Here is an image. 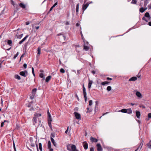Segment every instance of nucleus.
Here are the masks:
<instances>
[{"label": "nucleus", "mask_w": 151, "mask_h": 151, "mask_svg": "<svg viewBox=\"0 0 151 151\" xmlns=\"http://www.w3.org/2000/svg\"><path fill=\"white\" fill-rule=\"evenodd\" d=\"M109 83V82H108V81H104V82H102V83H101V85H103V86H104L105 85V84H108Z\"/></svg>", "instance_id": "72a5a7b5"}, {"label": "nucleus", "mask_w": 151, "mask_h": 151, "mask_svg": "<svg viewBox=\"0 0 151 151\" xmlns=\"http://www.w3.org/2000/svg\"><path fill=\"white\" fill-rule=\"evenodd\" d=\"M72 151H78L76 149V147L75 146V149H73L72 150Z\"/></svg>", "instance_id": "603ef678"}, {"label": "nucleus", "mask_w": 151, "mask_h": 151, "mask_svg": "<svg viewBox=\"0 0 151 151\" xmlns=\"http://www.w3.org/2000/svg\"><path fill=\"white\" fill-rule=\"evenodd\" d=\"M145 11V10L143 7H141L139 9V12L141 13Z\"/></svg>", "instance_id": "473e14b6"}, {"label": "nucleus", "mask_w": 151, "mask_h": 151, "mask_svg": "<svg viewBox=\"0 0 151 151\" xmlns=\"http://www.w3.org/2000/svg\"><path fill=\"white\" fill-rule=\"evenodd\" d=\"M47 147L50 150L49 151H53V149L51 147V144L50 141L48 142Z\"/></svg>", "instance_id": "0eeeda50"}, {"label": "nucleus", "mask_w": 151, "mask_h": 151, "mask_svg": "<svg viewBox=\"0 0 151 151\" xmlns=\"http://www.w3.org/2000/svg\"><path fill=\"white\" fill-rule=\"evenodd\" d=\"M30 23L29 22H26V24L27 25H28Z\"/></svg>", "instance_id": "052dcab7"}, {"label": "nucleus", "mask_w": 151, "mask_h": 151, "mask_svg": "<svg viewBox=\"0 0 151 151\" xmlns=\"http://www.w3.org/2000/svg\"><path fill=\"white\" fill-rule=\"evenodd\" d=\"M41 49L40 47H38L37 49V56L38 57L40 55L41 53Z\"/></svg>", "instance_id": "f3484780"}, {"label": "nucleus", "mask_w": 151, "mask_h": 151, "mask_svg": "<svg viewBox=\"0 0 151 151\" xmlns=\"http://www.w3.org/2000/svg\"><path fill=\"white\" fill-rule=\"evenodd\" d=\"M136 116L138 118H139L140 116V113L139 111H136Z\"/></svg>", "instance_id": "dca6fc26"}, {"label": "nucleus", "mask_w": 151, "mask_h": 151, "mask_svg": "<svg viewBox=\"0 0 151 151\" xmlns=\"http://www.w3.org/2000/svg\"><path fill=\"white\" fill-rule=\"evenodd\" d=\"M144 17L147 18H150L149 14L148 12H146L145 13Z\"/></svg>", "instance_id": "a878e982"}, {"label": "nucleus", "mask_w": 151, "mask_h": 151, "mask_svg": "<svg viewBox=\"0 0 151 151\" xmlns=\"http://www.w3.org/2000/svg\"><path fill=\"white\" fill-rule=\"evenodd\" d=\"M47 119H48V124L49 125V127L50 128H52V125L51 124V122L52 121V118L51 117V115L48 110L47 111Z\"/></svg>", "instance_id": "f257e3e1"}, {"label": "nucleus", "mask_w": 151, "mask_h": 151, "mask_svg": "<svg viewBox=\"0 0 151 151\" xmlns=\"http://www.w3.org/2000/svg\"><path fill=\"white\" fill-rule=\"evenodd\" d=\"M41 116V114H39L37 113H35L34 114V116L37 118L38 117L40 116Z\"/></svg>", "instance_id": "aec40b11"}, {"label": "nucleus", "mask_w": 151, "mask_h": 151, "mask_svg": "<svg viewBox=\"0 0 151 151\" xmlns=\"http://www.w3.org/2000/svg\"><path fill=\"white\" fill-rule=\"evenodd\" d=\"M92 104V101L91 100H90L89 101V105L91 106Z\"/></svg>", "instance_id": "a18cd8bd"}, {"label": "nucleus", "mask_w": 151, "mask_h": 151, "mask_svg": "<svg viewBox=\"0 0 151 151\" xmlns=\"http://www.w3.org/2000/svg\"><path fill=\"white\" fill-rule=\"evenodd\" d=\"M83 146L85 150H87L88 148V144L86 142H83Z\"/></svg>", "instance_id": "1a4fd4ad"}, {"label": "nucleus", "mask_w": 151, "mask_h": 151, "mask_svg": "<svg viewBox=\"0 0 151 151\" xmlns=\"http://www.w3.org/2000/svg\"><path fill=\"white\" fill-rule=\"evenodd\" d=\"M36 147H37V151H39V149H38V145L37 144H36Z\"/></svg>", "instance_id": "e2e57ef3"}, {"label": "nucleus", "mask_w": 151, "mask_h": 151, "mask_svg": "<svg viewBox=\"0 0 151 151\" xmlns=\"http://www.w3.org/2000/svg\"><path fill=\"white\" fill-rule=\"evenodd\" d=\"M40 77L41 78H43V80H44L45 79V77H44V75L43 74V73H40Z\"/></svg>", "instance_id": "2f4dec72"}, {"label": "nucleus", "mask_w": 151, "mask_h": 151, "mask_svg": "<svg viewBox=\"0 0 151 151\" xmlns=\"http://www.w3.org/2000/svg\"><path fill=\"white\" fill-rule=\"evenodd\" d=\"M127 113L128 114H131L132 113V110L131 109L129 108V109H127Z\"/></svg>", "instance_id": "4be33fe9"}, {"label": "nucleus", "mask_w": 151, "mask_h": 151, "mask_svg": "<svg viewBox=\"0 0 151 151\" xmlns=\"http://www.w3.org/2000/svg\"><path fill=\"white\" fill-rule=\"evenodd\" d=\"M31 146L32 147H35V145L34 144H31Z\"/></svg>", "instance_id": "338daca9"}, {"label": "nucleus", "mask_w": 151, "mask_h": 151, "mask_svg": "<svg viewBox=\"0 0 151 151\" xmlns=\"http://www.w3.org/2000/svg\"><path fill=\"white\" fill-rule=\"evenodd\" d=\"M59 38L60 39V41L62 43H63L65 39V37L63 35L60 36Z\"/></svg>", "instance_id": "423d86ee"}, {"label": "nucleus", "mask_w": 151, "mask_h": 151, "mask_svg": "<svg viewBox=\"0 0 151 151\" xmlns=\"http://www.w3.org/2000/svg\"><path fill=\"white\" fill-rule=\"evenodd\" d=\"M67 149L69 151H71L73 149H75V145H74L68 144L67 145Z\"/></svg>", "instance_id": "7ed1b4c3"}, {"label": "nucleus", "mask_w": 151, "mask_h": 151, "mask_svg": "<svg viewBox=\"0 0 151 151\" xmlns=\"http://www.w3.org/2000/svg\"><path fill=\"white\" fill-rule=\"evenodd\" d=\"M31 106V104L30 103H29V104L27 105V106L29 107H30Z\"/></svg>", "instance_id": "0e129e2a"}, {"label": "nucleus", "mask_w": 151, "mask_h": 151, "mask_svg": "<svg viewBox=\"0 0 151 151\" xmlns=\"http://www.w3.org/2000/svg\"><path fill=\"white\" fill-rule=\"evenodd\" d=\"M83 95H86V89L84 87V85H83Z\"/></svg>", "instance_id": "6ab92c4d"}, {"label": "nucleus", "mask_w": 151, "mask_h": 151, "mask_svg": "<svg viewBox=\"0 0 151 151\" xmlns=\"http://www.w3.org/2000/svg\"><path fill=\"white\" fill-rule=\"evenodd\" d=\"M81 37H82V38L83 39V41L85 43V39L84 38V37H83V34L82 33V32H81Z\"/></svg>", "instance_id": "58836bf2"}, {"label": "nucleus", "mask_w": 151, "mask_h": 151, "mask_svg": "<svg viewBox=\"0 0 151 151\" xmlns=\"http://www.w3.org/2000/svg\"><path fill=\"white\" fill-rule=\"evenodd\" d=\"M136 95L137 97L140 98H142V95L141 94L140 92L139 91H137L136 93Z\"/></svg>", "instance_id": "4468645a"}, {"label": "nucleus", "mask_w": 151, "mask_h": 151, "mask_svg": "<svg viewBox=\"0 0 151 151\" xmlns=\"http://www.w3.org/2000/svg\"><path fill=\"white\" fill-rule=\"evenodd\" d=\"M23 67L24 68L26 69L27 68V65L26 63H24L23 65Z\"/></svg>", "instance_id": "09e8293b"}, {"label": "nucleus", "mask_w": 151, "mask_h": 151, "mask_svg": "<svg viewBox=\"0 0 151 151\" xmlns=\"http://www.w3.org/2000/svg\"><path fill=\"white\" fill-rule=\"evenodd\" d=\"M92 82H93L92 81H89L88 85V87L89 88H91Z\"/></svg>", "instance_id": "c85d7f7f"}, {"label": "nucleus", "mask_w": 151, "mask_h": 151, "mask_svg": "<svg viewBox=\"0 0 151 151\" xmlns=\"http://www.w3.org/2000/svg\"><path fill=\"white\" fill-rule=\"evenodd\" d=\"M12 3V4L14 6V2L12 0V3Z\"/></svg>", "instance_id": "680f3d73"}, {"label": "nucleus", "mask_w": 151, "mask_h": 151, "mask_svg": "<svg viewBox=\"0 0 151 151\" xmlns=\"http://www.w3.org/2000/svg\"><path fill=\"white\" fill-rule=\"evenodd\" d=\"M74 114L75 115L76 118L77 119H81V116L80 114L78 113L75 112L74 113Z\"/></svg>", "instance_id": "39448f33"}, {"label": "nucleus", "mask_w": 151, "mask_h": 151, "mask_svg": "<svg viewBox=\"0 0 151 151\" xmlns=\"http://www.w3.org/2000/svg\"><path fill=\"white\" fill-rule=\"evenodd\" d=\"M90 140L92 142H96L98 141L97 139L92 137L90 138Z\"/></svg>", "instance_id": "9d476101"}, {"label": "nucleus", "mask_w": 151, "mask_h": 151, "mask_svg": "<svg viewBox=\"0 0 151 151\" xmlns=\"http://www.w3.org/2000/svg\"><path fill=\"white\" fill-rule=\"evenodd\" d=\"M37 118H36L35 117H34L33 119V124L34 125H35V124L37 123Z\"/></svg>", "instance_id": "2eb2a0df"}, {"label": "nucleus", "mask_w": 151, "mask_h": 151, "mask_svg": "<svg viewBox=\"0 0 151 151\" xmlns=\"http://www.w3.org/2000/svg\"><path fill=\"white\" fill-rule=\"evenodd\" d=\"M87 110L86 111V113H88V112H90L91 111H92V109H90L88 108H87Z\"/></svg>", "instance_id": "e433bc0d"}, {"label": "nucleus", "mask_w": 151, "mask_h": 151, "mask_svg": "<svg viewBox=\"0 0 151 151\" xmlns=\"http://www.w3.org/2000/svg\"><path fill=\"white\" fill-rule=\"evenodd\" d=\"M68 129H69V127H68L67 130L65 131V133L66 134H67V132H68Z\"/></svg>", "instance_id": "5fc2aeb1"}, {"label": "nucleus", "mask_w": 151, "mask_h": 151, "mask_svg": "<svg viewBox=\"0 0 151 151\" xmlns=\"http://www.w3.org/2000/svg\"><path fill=\"white\" fill-rule=\"evenodd\" d=\"M12 41L11 40H8L7 41V44H8L10 46H12Z\"/></svg>", "instance_id": "cd10ccee"}, {"label": "nucleus", "mask_w": 151, "mask_h": 151, "mask_svg": "<svg viewBox=\"0 0 151 151\" xmlns=\"http://www.w3.org/2000/svg\"><path fill=\"white\" fill-rule=\"evenodd\" d=\"M148 25L150 26H151V22H149Z\"/></svg>", "instance_id": "774afa93"}, {"label": "nucleus", "mask_w": 151, "mask_h": 151, "mask_svg": "<svg viewBox=\"0 0 151 151\" xmlns=\"http://www.w3.org/2000/svg\"><path fill=\"white\" fill-rule=\"evenodd\" d=\"M24 54L21 55V57L20 58V61L21 60V58L24 57Z\"/></svg>", "instance_id": "4d7b16f0"}, {"label": "nucleus", "mask_w": 151, "mask_h": 151, "mask_svg": "<svg viewBox=\"0 0 151 151\" xmlns=\"http://www.w3.org/2000/svg\"><path fill=\"white\" fill-rule=\"evenodd\" d=\"M13 142V147H14V151H16V148H15V145L14 143V142Z\"/></svg>", "instance_id": "864d4df0"}, {"label": "nucleus", "mask_w": 151, "mask_h": 151, "mask_svg": "<svg viewBox=\"0 0 151 151\" xmlns=\"http://www.w3.org/2000/svg\"><path fill=\"white\" fill-rule=\"evenodd\" d=\"M4 122H2L1 124V127H3L4 126Z\"/></svg>", "instance_id": "13d9d810"}, {"label": "nucleus", "mask_w": 151, "mask_h": 151, "mask_svg": "<svg viewBox=\"0 0 151 151\" xmlns=\"http://www.w3.org/2000/svg\"><path fill=\"white\" fill-rule=\"evenodd\" d=\"M79 6V4H78L76 6V11L77 12H78Z\"/></svg>", "instance_id": "f704fd0d"}, {"label": "nucleus", "mask_w": 151, "mask_h": 151, "mask_svg": "<svg viewBox=\"0 0 151 151\" xmlns=\"http://www.w3.org/2000/svg\"><path fill=\"white\" fill-rule=\"evenodd\" d=\"M32 73L33 76H35V73H34V68L33 67H32Z\"/></svg>", "instance_id": "37998d69"}, {"label": "nucleus", "mask_w": 151, "mask_h": 151, "mask_svg": "<svg viewBox=\"0 0 151 151\" xmlns=\"http://www.w3.org/2000/svg\"><path fill=\"white\" fill-rule=\"evenodd\" d=\"M111 86H108L107 87V90L108 91H109L111 90Z\"/></svg>", "instance_id": "4c0bfd02"}, {"label": "nucleus", "mask_w": 151, "mask_h": 151, "mask_svg": "<svg viewBox=\"0 0 151 151\" xmlns=\"http://www.w3.org/2000/svg\"><path fill=\"white\" fill-rule=\"evenodd\" d=\"M28 35H27L23 39H22L21 40L19 41V44H21L23 42H24L26 39L28 37Z\"/></svg>", "instance_id": "9b49d317"}, {"label": "nucleus", "mask_w": 151, "mask_h": 151, "mask_svg": "<svg viewBox=\"0 0 151 151\" xmlns=\"http://www.w3.org/2000/svg\"><path fill=\"white\" fill-rule=\"evenodd\" d=\"M37 90V89L36 88H34L32 90V94L30 95V98L31 99H33L34 98L36 94Z\"/></svg>", "instance_id": "f03ea898"}, {"label": "nucleus", "mask_w": 151, "mask_h": 151, "mask_svg": "<svg viewBox=\"0 0 151 151\" xmlns=\"http://www.w3.org/2000/svg\"><path fill=\"white\" fill-rule=\"evenodd\" d=\"M56 5H57V2L55 3L50 8L48 13H50V12L53 9V8L55 7Z\"/></svg>", "instance_id": "393cba45"}, {"label": "nucleus", "mask_w": 151, "mask_h": 151, "mask_svg": "<svg viewBox=\"0 0 151 151\" xmlns=\"http://www.w3.org/2000/svg\"><path fill=\"white\" fill-rule=\"evenodd\" d=\"M51 78V76H47L46 79V82H48L49 81L50 79Z\"/></svg>", "instance_id": "bb28decb"}, {"label": "nucleus", "mask_w": 151, "mask_h": 151, "mask_svg": "<svg viewBox=\"0 0 151 151\" xmlns=\"http://www.w3.org/2000/svg\"><path fill=\"white\" fill-rule=\"evenodd\" d=\"M19 5L20 7L22 8L23 9H24L26 7L25 5L24 4L22 3H20L19 4Z\"/></svg>", "instance_id": "412c9836"}, {"label": "nucleus", "mask_w": 151, "mask_h": 151, "mask_svg": "<svg viewBox=\"0 0 151 151\" xmlns=\"http://www.w3.org/2000/svg\"><path fill=\"white\" fill-rule=\"evenodd\" d=\"M84 96V99H85V101L86 102V101H87V96H86V95H83Z\"/></svg>", "instance_id": "de8ad7c7"}, {"label": "nucleus", "mask_w": 151, "mask_h": 151, "mask_svg": "<svg viewBox=\"0 0 151 151\" xmlns=\"http://www.w3.org/2000/svg\"><path fill=\"white\" fill-rule=\"evenodd\" d=\"M148 117L149 118H151V113H150L148 114Z\"/></svg>", "instance_id": "3c124183"}, {"label": "nucleus", "mask_w": 151, "mask_h": 151, "mask_svg": "<svg viewBox=\"0 0 151 151\" xmlns=\"http://www.w3.org/2000/svg\"><path fill=\"white\" fill-rule=\"evenodd\" d=\"M84 49L86 50V51H87L88 49L89 48L88 46L86 45H84Z\"/></svg>", "instance_id": "c9c22d12"}, {"label": "nucleus", "mask_w": 151, "mask_h": 151, "mask_svg": "<svg viewBox=\"0 0 151 151\" xmlns=\"http://www.w3.org/2000/svg\"><path fill=\"white\" fill-rule=\"evenodd\" d=\"M19 74L22 76L25 77L27 75V72L26 70L24 71H21L19 73Z\"/></svg>", "instance_id": "20e7f679"}, {"label": "nucleus", "mask_w": 151, "mask_h": 151, "mask_svg": "<svg viewBox=\"0 0 151 151\" xmlns=\"http://www.w3.org/2000/svg\"><path fill=\"white\" fill-rule=\"evenodd\" d=\"M15 78L18 80H19L21 79L20 77L18 75H15Z\"/></svg>", "instance_id": "7c9ffc66"}, {"label": "nucleus", "mask_w": 151, "mask_h": 151, "mask_svg": "<svg viewBox=\"0 0 151 151\" xmlns=\"http://www.w3.org/2000/svg\"><path fill=\"white\" fill-rule=\"evenodd\" d=\"M19 52H17V54H16V55L14 57L13 59H15V58L17 57V56L19 55Z\"/></svg>", "instance_id": "a19ab883"}, {"label": "nucleus", "mask_w": 151, "mask_h": 151, "mask_svg": "<svg viewBox=\"0 0 151 151\" xmlns=\"http://www.w3.org/2000/svg\"><path fill=\"white\" fill-rule=\"evenodd\" d=\"M55 137V134L54 133H52L51 134V137L52 138L54 137Z\"/></svg>", "instance_id": "8fccbe9b"}, {"label": "nucleus", "mask_w": 151, "mask_h": 151, "mask_svg": "<svg viewBox=\"0 0 151 151\" xmlns=\"http://www.w3.org/2000/svg\"><path fill=\"white\" fill-rule=\"evenodd\" d=\"M90 151H94V148L93 147H91L90 148Z\"/></svg>", "instance_id": "6e6d98bb"}, {"label": "nucleus", "mask_w": 151, "mask_h": 151, "mask_svg": "<svg viewBox=\"0 0 151 151\" xmlns=\"http://www.w3.org/2000/svg\"><path fill=\"white\" fill-rule=\"evenodd\" d=\"M51 140L52 142V143L53 144L54 146H56V143L55 142V140L53 138H52V137H51Z\"/></svg>", "instance_id": "5701e85b"}, {"label": "nucleus", "mask_w": 151, "mask_h": 151, "mask_svg": "<svg viewBox=\"0 0 151 151\" xmlns=\"http://www.w3.org/2000/svg\"><path fill=\"white\" fill-rule=\"evenodd\" d=\"M107 79L109 80H112L111 78L109 77H107Z\"/></svg>", "instance_id": "bf43d9fd"}, {"label": "nucleus", "mask_w": 151, "mask_h": 151, "mask_svg": "<svg viewBox=\"0 0 151 151\" xmlns=\"http://www.w3.org/2000/svg\"><path fill=\"white\" fill-rule=\"evenodd\" d=\"M79 25H80V24L79 23H76V26L78 27V26H79Z\"/></svg>", "instance_id": "69168bd1"}, {"label": "nucleus", "mask_w": 151, "mask_h": 151, "mask_svg": "<svg viewBox=\"0 0 151 151\" xmlns=\"http://www.w3.org/2000/svg\"><path fill=\"white\" fill-rule=\"evenodd\" d=\"M127 109H123L120 110H119L118 111V112H121L122 113H127Z\"/></svg>", "instance_id": "a211bd4d"}, {"label": "nucleus", "mask_w": 151, "mask_h": 151, "mask_svg": "<svg viewBox=\"0 0 151 151\" xmlns=\"http://www.w3.org/2000/svg\"><path fill=\"white\" fill-rule=\"evenodd\" d=\"M39 147L40 151H42V144L41 143H40L39 144Z\"/></svg>", "instance_id": "c756f323"}, {"label": "nucleus", "mask_w": 151, "mask_h": 151, "mask_svg": "<svg viewBox=\"0 0 151 151\" xmlns=\"http://www.w3.org/2000/svg\"><path fill=\"white\" fill-rule=\"evenodd\" d=\"M137 3V0H132L131 3L132 4H136Z\"/></svg>", "instance_id": "79ce46f5"}, {"label": "nucleus", "mask_w": 151, "mask_h": 151, "mask_svg": "<svg viewBox=\"0 0 151 151\" xmlns=\"http://www.w3.org/2000/svg\"><path fill=\"white\" fill-rule=\"evenodd\" d=\"M60 72L63 73H64L65 72V71L63 68H61L60 69Z\"/></svg>", "instance_id": "c03bdc74"}, {"label": "nucleus", "mask_w": 151, "mask_h": 151, "mask_svg": "<svg viewBox=\"0 0 151 151\" xmlns=\"http://www.w3.org/2000/svg\"><path fill=\"white\" fill-rule=\"evenodd\" d=\"M88 5L89 4H86L85 5L83 4L82 7V9L83 10V11L85 10L88 7Z\"/></svg>", "instance_id": "ddd939ff"}, {"label": "nucleus", "mask_w": 151, "mask_h": 151, "mask_svg": "<svg viewBox=\"0 0 151 151\" xmlns=\"http://www.w3.org/2000/svg\"><path fill=\"white\" fill-rule=\"evenodd\" d=\"M97 147V150L98 151H102V148L101 145L100 144H97L96 145Z\"/></svg>", "instance_id": "6e6552de"}, {"label": "nucleus", "mask_w": 151, "mask_h": 151, "mask_svg": "<svg viewBox=\"0 0 151 151\" xmlns=\"http://www.w3.org/2000/svg\"><path fill=\"white\" fill-rule=\"evenodd\" d=\"M56 5H57V2L55 3L50 8L48 13H50V12L53 9V8L55 7Z\"/></svg>", "instance_id": "b1692460"}, {"label": "nucleus", "mask_w": 151, "mask_h": 151, "mask_svg": "<svg viewBox=\"0 0 151 151\" xmlns=\"http://www.w3.org/2000/svg\"><path fill=\"white\" fill-rule=\"evenodd\" d=\"M23 34L19 35L17 36V38L19 39H21L23 36Z\"/></svg>", "instance_id": "ea45409f"}, {"label": "nucleus", "mask_w": 151, "mask_h": 151, "mask_svg": "<svg viewBox=\"0 0 151 151\" xmlns=\"http://www.w3.org/2000/svg\"><path fill=\"white\" fill-rule=\"evenodd\" d=\"M137 79V78L136 77H133L130 78L129 80V81H135Z\"/></svg>", "instance_id": "f8f14e48"}, {"label": "nucleus", "mask_w": 151, "mask_h": 151, "mask_svg": "<svg viewBox=\"0 0 151 151\" xmlns=\"http://www.w3.org/2000/svg\"><path fill=\"white\" fill-rule=\"evenodd\" d=\"M142 19L144 20L146 22H148V21L146 19L145 17L144 16L142 18Z\"/></svg>", "instance_id": "49530a36"}]
</instances>
